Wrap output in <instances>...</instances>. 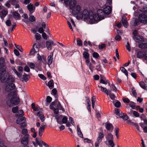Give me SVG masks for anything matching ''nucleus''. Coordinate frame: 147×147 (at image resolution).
<instances>
[{
	"instance_id": "3",
	"label": "nucleus",
	"mask_w": 147,
	"mask_h": 147,
	"mask_svg": "<svg viewBox=\"0 0 147 147\" xmlns=\"http://www.w3.org/2000/svg\"><path fill=\"white\" fill-rule=\"evenodd\" d=\"M12 77L14 79V80L12 81H7L5 82H3L1 81V82L3 83H6L7 84L5 85V90L6 91L10 92L12 90H14L16 87V86L15 84L13 83L15 80V79L14 76H12Z\"/></svg>"
},
{
	"instance_id": "35",
	"label": "nucleus",
	"mask_w": 147,
	"mask_h": 147,
	"mask_svg": "<svg viewBox=\"0 0 147 147\" xmlns=\"http://www.w3.org/2000/svg\"><path fill=\"white\" fill-rule=\"evenodd\" d=\"M37 58L38 60H41L42 59V58L45 61V62L44 63L46 64L47 63V62L46 61V58L45 57H44V56H43L42 57L40 56L39 54H38L37 55Z\"/></svg>"
},
{
	"instance_id": "57",
	"label": "nucleus",
	"mask_w": 147,
	"mask_h": 147,
	"mask_svg": "<svg viewBox=\"0 0 147 147\" xmlns=\"http://www.w3.org/2000/svg\"><path fill=\"white\" fill-rule=\"evenodd\" d=\"M93 56L95 58H98L99 56L98 53L96 52H94L93 54Z\"/></svg>"
},
{
	"instance_id": "61",
	"label": "nucleus",
	"mask_w": 147,
	"mask_h": 147,
	"mask_svg": "<svg viewBox=\"0 0 147 147\" xmlns=\"http://www.w3.org/2000/svg\"><path fill=\"white\" fill-rule=\"evenodd\" d=\"M105 47V45L104 44H102L100 45H99L98 48L100 49H102L103 48Z\"/></svg>"
},
{
	"instance_id": "20",
	"label": "nucleus",
	"mask_w": 147,
	"mask_h": 147,
	"mask_svg": "<svg viewBox=\"0 0 147 147\" xmlns=\"http://www.w3.org/2000/svg\"><path fill=\"white\" fill-rule=\"evenodd\" d=\"M29 78H30V76L29 75L24 73L20 80L22 82L24 81L25 82H27L29 80Z\"/></svg>"
},
{
	"instance_id": "22",
	"label": "nucleus",
	"mask_w": 147,
	"mask_h": 147,
	"mask_svg": "<svg viewBox=\"0 0 147 147\" xmlns=\"http://www.w3.org/2000/svg\"><path fill=\"white\" fill-rule=\"evenodd\" d=\"M133 38L136 42H142L144 41V39L141 36H137Z\"/></svg>"
},
{
	"instance_id": "15",
	"label": "nucleus",
	"mask_w": 147,
	"mask_h": 147,
	"mask_svg": "<svg viewBox=\"0 0 147 147\" xmlns=\"http://www.w3.org/2000/svg\"><path fill=\"white\" fill-rule=\"evenodd\" d=\"M105 127L110 132H112L113 129V126L112 124L110 123H106Z\"/></svg>"
},
{
	"instance_id": "54",
	"label": "nucleus",
	"mask_w": 147,
	"mask_h": 147,
	"mask_svg": "<svg viewBox=\"0 0 147 147\" xmlns=\"http://www.w3.org/2000/svg\"><path fill=\"white\" fill-rule=\"evenodd\" d=\"M133 114L135 117H138L140 116V115L139 113L136 111H133Z\"/></svg>"
},
{
	"instance_id": "59",
	"label": "nucleus",
	"mask_w": 147,
	"mask_h": 147,
	"mask_svg": "<svg viewBox=\"0 0 147 147\" xmlns=\"http://www.w3.org/2000/svg\"><path fill=\"white\" fill-rule=\"evenodd\" d=\"M52 99V98L51 97L49 96H48L47 97V102L48 103H50L51 102Z\"/></svg>"
},
{
	"instance_id": "5",
	"label": "nucleus",
	"mask_w": 147,
	"mask_h": 147,
	"mask_svg": "<svg viewBox=\"0 0 147 147\" xmlns=\"http://www.w3.org/2000/svg\"><path fill=\"white\" fill-rule=\"evenodd\" d=\"M26 120V118L24 117H22L21 118H18L17 119L16 121L17 123L20 125V128H24L26 126V124L25 122Z\"/></svg>"
},
{
	"instance_id": "62",
	"label": "nucleus",
	"mask_w": 147,
	"mask_h": 147,
	"mask_svg": "<svg viewBox=\"0 0 147 147\" xmlns=\"http://www.w3.org/2000/svg\"><path fill=\"white\" fill-rule=\"evenodd\" d=\"M120 111L118 109H116L115 110V113L117 115L119 116L121 113Z\"/></svg>"
},
{
	"instance_id": "6",
	"label": "nucleus",
	"mask_w": 147,
	"mask_h": 147,
	"mask_svg": "<svg viewBox=\"0 0 147 147\" xmlns=\"http://www.w3.org/2000/svg\"><path fill=\"white\" fill-rule=\"evenodd\" d=\"M104 138V135L103 132L98 133V136L95 142V147H98L100 143L102 142V140Z\"/></svg>"
},
{
	"instance_id": "40",
	"label": "nucleus",
	"mask_w": 147,
	"mask_h": 147,
	"mask_svg": "<svg viewBox=\"0 0 147 147\" xmlns=\"http://www.w3.org/2000/svg\"><path fill=\"white\" fill-rule=\"evenodd\" d=\"M22 134L24 136L28 135V137H29V134H28V130L26 128L22 129Z\"/></svg>"
},
{
	"instance_id": "43",
	"label": "nucleus",
	"mask_w": 147,
	"mask_h": 147,
	"mask_svg": "<svg viewBox=\"0 0 147 147\" xmlns=\"http://www.w3.org/2000/svg\"><path fill=\"white\" fill-rule=\"evenodd\" d=\"M108 142L109 145V147H114L115 146V144L113 140L108 141Z\"/></svg>"
},
{
	"instance_id": "37",
	"label": "nucleus",
	"mask_w": 147,
	"mask_h": 147,
	"mask_svg": "<svg viewBox=\"0 0 147 147\" xmlns=\"http://www.w3.org/2000/svg\"><path fill=\"white\" fill-rule=\"evenodd\" d=\"M139 85L142 88L144 89H146L147 88L146 86L143 82H141L139 83Z\"/></svg>"
},
{
	"instance_id": "9",
	"label": "nucleus",
	"mask_w": 147,
	"mask_h": 147,
	"mask_svg": "<svg viewBox=\"0 0 147 147\" xmlns=\"http://www.w3.org/2000/svg\"><path fill=\"white\" fill-rule=\"evenodd\" d=\"M52 105H55L57 108L63 111H64V109L62 107L59 102L58 101L57 98H56L55 100L52 102Z\"/></svg>"
},
{
	"instance_id": "52",
	"label": "nucleus",
	"mask_w": 147,
	"mask_h": 147,
	"mask_svg": "<svg viewBox=\"0 0 147 147\" xmlns=\"http://www.w3.org/2000/svg\"><path fill=\"white\" fill-rule=\"evenodd\" d=\"M52 92L54 95H55V97L56 98H57V96L56 95L57 92V90L55 88H54L52 90Z\"/></svg>"
},
{
	"instance_id": "17",
	"label": "nucleus",
	"mask_w": 147,
	"mask_h": 147,
	"mask_svg": "<svg viewBox=\"0 0 147 147\" xmlns=\"http://www.w3.org/2000/svg\"><path fill=\"white\" fill-rule=\"evenodd\" d=\"M53 52H51L50 53V55H49L47 58V64L49 66H50V65L51 64L53 60Z\"/></svg>"
},
{
	"instance_id": "30",
	"label": "nucleus",
	"mask_w": 147,
	"mask_h": 147,
	"mask_svg": "<svg viewBox=\"0 0 147 147\" xmlns=\"http://www.w3.org/2000/svg\"><path fill=\"white\" fill-rule=\"evenodd\" d=\"M98 86L99 88H100L102 92L105 93L107 95H109V94L108 93V91L106 88L103 87L102 86H100L99 85H98Z\"/></svg>"
},
{
	"instance_id": "53",
	"label": "nucleus",
	"mask_w": 147,
	"mask_h": 147,
	"mask_svg": "<svg viewBox=\"0 0 147 147\" xmlns=\"http://www.w3.org/2000/svg\"><path fill=\"white\" fill-rule=\"evenodd\" d=\"M18 110V107H13L12 108V111L14 113H16Z\"/></svg>"
},
{
	"instance_id": "23",
	"label": "nucleus",
	"mask_w": 147,
	"mask_h": 147,
	"mask_svg": "<svg viewBox=\"0 0 147 147\" xmlns=\"http://www.w3.org/2000/svg\"><path fill=\"white\" fill-rule=\"evenodd\" d=\"M12 14L14 18L16 20H17L20 19V14L16 11H13Z\"/></svg>"
},
{
	"instance_id": "58",
	"label": "nucleus",
	"mask_w": 147,
	"mask_h": 147,
	"mask_svg": "<svg viewBox=\"0 0 147 147\" xmlns=\"http://www.w3.org/2000/svg\"><path fill=\"white\" fill-rule=\"evenodd\" d=\"M140 117L141 119L143 121H144L146 119V116L144 114H142Z\"/></svg>"
},
{
	"instance_id": "25",
	"label": "nucleus",
	"mask_w": 147,
	"mask_h": 147,
	"mask_svg": "<svg viewBox=\"0 0 147 147\" xmlns=\"http://www.w3.org/2000/svg\"><path fill=\"white\" fill-rule=\"evenodd\" d=\"M119 116L120 117L122 118L124 120H127L128 119V117L127 115L126 114H125L124 113L121 112Z\"/></svg>"
},
{
	"instance_id": "31",
	"label": "nucleus",
	"mask_w": 147,
	"mask_h": 147,
	"mask_svg": "<svg viewBox=\"0 0 147 147\" xmlns=\"http://www.w3.org/2000/svg\"><path fill=\"white\" fill-rule=\"evenodd\" d=\"M37 49V50H35V49H32L29 55H33L36 52H37L39 51V49L37 47H35Z\"/></svg>"
},
{
	"instance_id": "60",
	"label": "nucleus",
	"mask_w": 147,
	"mask_h": 147,
	"mask_svg": "<svg viewBox=\"0 0 147 147\" xmlns=\"http://www.w3.org/2000/svg\"><path fill=\"white\" fill-rule=\"evenodd\" d=\"M121 105V103L119 101L116 102L114 104L115 106L116 107H119Z\"/></svg>"
},
{
	"instance_id": "56",
	"label": "nucleus",
	"mask_w": 147,
	"mask_h": 147,
	"mask_svg": "<svg viewBox=\"0 0 147 147\" xmlns=\"http://www.w3.org/2000/svg\"><path fill=\"white\" fill-rule=\"evenodd\" d=\"M38 76L42 80H46V77L42 74H39Z\"/></svg>"
},
{
	"instance_id": "45",
	"label": "nucleus",
	"mask_w": 147,
	"mask_h": 147,
	"mask_svg": "<svg viewBox=\"0 0 147 147\" xmlns=\"http://www.w3.org/2000/svg\"><path fill=\"white\" fill-rule=\"evenodd\" d=\"M129 106L132 109H134L136 107L135 103L131 101L130 102Z\"/></svg>"
},
{
	"instance_id": "4",
	"label": "nucleus",
	"mask_w": 147,
	"mask_h": 147,
	"mask_svg": "<svg viewBox=\"0 0 147 147\" xmlns=\"http://www.w3.org/2000/svg\"><path fill=\"white\" fill-rule=\"evenodd\" d=\"M97 15L94 14V23L95 21L102 20L104 18L105 14L103 11L101 9H98L97 11Z\"/></svg>"
},
{
	"instance_id": "36",
	"label": "nucleus",
	"mask_w": 147,
	"mask_h": 147,
	"mask_svg": "<svg viewBox=\"0 0 147 147\" xmlns=\"http://www.w3.org/2000/svg\"><path fill=\"white\" fill-rule=\"evenodd\" d=\"M83 57L85 59H88L89 58V54L86 51L84 52L83 53Z\"/></svg>"
},
{
	"instance_id": "27",
	"label": "nucleus",
	"mask_w": 147,
	"mask_h": 147,
	"mask_svg": "<svg viewBox=\"0 0 147 147\" xmlns=\"http://www.w3.org/2000/svg\"><path fill=\"white\" fill-rule=\"evenodd\" d=\"M146 55V53L145 52L138 51L137 53V57L141 58L143 57Z\"/></svg>"
},
{
	"instance_id": "46",
	"label": "nucleus",
	"mask_w": 147,
	"mask_h": 147,
	"mask_svg": "<svg viewBox=\"0 0 147 147\" xmlns=\"http://www.w3.org/2000/svg\"><path fill=\"white\" fill-rule=\"evenodd\" d=\"M36 39L37 40H40L41 38V35L38 33H36L35 35Z\"/></svg>"
},
{
	"instance_id": "28",
	"label": "nucleus",
	"mask_w": 147,
	"mask_h": 147,
	"mask_svg": "<svg viewBox=\"0 0 147 147\" xmlns=\"http://www.w3.org/2000/svg\"><path fill=\"white\" fill-rule=\"evenodd\" d=\"M138 47L142 49L147 48V43H140L138 45Z\"/></svg>"
},
{
	"instance_id": "51",
	"label": "nucleus",
	"mask_w": 147,
	"mask_h": 147,
	"mask_svg": "<svg viewBox=\"0 0 147 147\" xmlns=\"http://www.w3.org/2000/svg\"><path fill=\"white\" fill-rule=\"evenodd\" d=\"M126 47L127 49L129 52L131 51V47L130 46L129 42H127V45H126Z\"/></svg>"
},
{
	"instance_id": "42",
	"label": "nucleus",
	"mask_w": 147,
	"mask_h": 147,
	"mask_svg": "<svg viewBox=\"0 0 147 147\" xmlns=\"http://www.w3.org/2000/svg\"><path fill=\"white\" fill-rule=\"evenodd\" d=\"M9 2L13 5L19 3V1L17 0H9Z\"/></svg>"
},
{
	"instance_id": "18",
	"label": "nucleus",
	"mask_w": 147,
	"mask_h": 147,
	"mask_svg": "<svg viewBox=\"0 0 147 147\" xmlns=\"http://www.w3.org/2000/svg\"><path fill=\"white\" fill-rule=\"evenodd\" d=\"M103 11L105 14L109 15L111 13V8L109 6H107L104 9Z\"/></svg>"
},
{
	"instance_id": "63",
	"label": "nucleus",
	"mask_w": 147,
	"mask_h": 147,
	"mask_svg": "<svg viewBox=\"0 0 147 147\" xmlns=\"http://www.w3.org/2000/svg\"><path fill=\"white\" fill-rule=\"evenodd\" d=\"M24 70L26 72H29L30 71V69L28 67L26 66L24 67Z\"/></svg>"
},
{
	"instance_id": "19",
	"label": "nucleus",
	"mask_w": 147,
	"mask_h": 147,
	"mask_svg": "<svg viewBox=\"0 0 147 147\" xmlns=\"http://www.w3.org/2000/svg\"><path fill=\"white\" fill-rule=\"evenodd\" d=\"M42 110H40V111L36 113V115L39 117L41 121L43 122L45 120V117L43 115L41 114V113H42Z\"/></svg>"
},
{
	"instance_id": "34",
	"label": "nucleus",
	"mask_w": 147,
	"mask_h": 147,
	"mask_svg": "<svg viewBox=\"0 0 147 147\" xmlns=\"http://www.w3.org/2000/svg\"><path fill=\"white\" fill-rule=\"evenodd\" d=\"M140 11L143 12V13L145 14L147 13V5H144L143 8L141 9Z\"/></svg>"
},
{
	"instance_id": "12",
	"label": "nucleus",
	"mask_w": 147,
	"mask_h": 147,
	"mask_svg": "<svg viewBox=\"0 0 147 147\" xmlns=\"http://www.w3.org/2000/svg\"><path fill=\"white\" fill-rule=\"evenodd\" d=\"M19 98L17 97H13L11 98L10 100V102L12 104L17 105L20 102Z\"/></svg>"
},
{
	"instance_id": "33",
	"label": "nucleus",
	"mask_w": 147,
	"mask_h": 147,
	"mask_svg": "<svg viewBox=\"0 0 147 147\" xmlns=\"http://www.w3.org/2000/svg\"><path fill=\"white\" fill-rule=\"evenodd\" d=\"M62 117L63 116L62 115H57L55 116V119L57 120V121L58 123L60 124H62V122L61 121H59V119H61Z\"/></svg>"
},
{
	"instance_id": "14",
	"label": "nucleus",
	"mask_w": 147,
	"mask_h": 147,
	"mask_svg": "<svg viewBox=\"0 0 147 147\" xmlns=\"http://www.w3.org/2000/svg\"><path fill=\"white\" fill-rule=\"evenodd\" d=\"M27 7L30 12V14H32L34 12L35 9V7L31 3L28 5L27 6Z\"/></svg>"
},
{
	"instance_id": "29",
	"label": "nucleus",
	"mask_w": 147,
	"mask_h": 147,
	"mask_svg": "<svg viewBox=\"0 0 147 147\" xmlns=\"http://www.w3.org/2000/svg\"><path fill=\"white\" fill-rule=\"evenodd\" d=\"M107 140L108 141L113 140V135L111 133H109L106 137Z\"/></svg>"
},
{
	"instance_id": "41",
	"label": "nucleus",
	"mask_w": 147,
	"mask_h": 147,
	"mask_svg": "<svg viewBox=\"0 0 147 147\" xmlns=\"http://www.w3.org/2000/svg\"><path fill=\"white\" fill-rule=\"evenodd\" d=\"M120 69L121 71L123 73H124L125 75L127 76L128 75V72L123 67H120Z\"/></svg>"
},
{
	"instance_id": "44",
	"label": "nucleus",
	"mask_w": 147,
	"mask_h": 147,
	"mask_svg": "<svg viewBox=\"0 0 147 147\" xmlns=\"http://www.w3.org/2000/svg\"><path fill=\"white\" fill-rule=\"evenodd\" d=\"M67 118L65 116H63L62 119V124L66 123H67Z\"/></svg>"
},
{
	"instance_id": "49",
	"label": "nucleus",
	"mask_w": 147,
	"mask_h": 147,
	"mask_svg": "<svg viewBox=\"0 0 147 147\" xmlns=\"http://www.w3.org/2000/svg\"><path fill=\"white\" fill-rule=\"evenodd\" d=\"M109 97L112 100L115 99V96L114 94L111 93H110L109 94Z\"/></svg>"
},
{
	"instance_id": "32",
	"label": "nucleus",
	"mask_w": 147,
	"mask_h": 147,
	"mask_svg": "<svg viewBox=\"0 0 147 147\" xmlns=\"http://www.w3.org/2000/svg\"><path fill=\"white\" fill-rule=\"evenodd\" d=\"M24 112L23 110H20L16 114V116L19 117L23 116L24 115Z\"/></svg>"
},
{
	"instance_id": "11",
	"label": "nucleus",
	"mask_w": 147,
	"mask_h": 147,
	"mask_svg": "<svg viewBox=\"0 0 147 147\" xmlns=\"http://www.w3.org/2000/svg\"><path fill=\"white\" fill-rule=\"evenodd\" d=\"M8 11L6 8H4L0 11V17L2 19L4 18L7 14Z\"/></svg>"
},
{
	"instance_id": "2",
	"label": "nucleus",
	"mask_w": 147,
	"mask_h": 147,
	"mask_svg": "<svg viewBox=\"0 0 147 147\" xmlns=\"http://www.w3.org/2000/svg\"><path fill=\"white\" fill-rule=\"evenodd\" d=\"M94 13L92 11H88L86 9L84 10L81 13L76 16L78 19H83L84 21H89L90 23H94Z\"/></svg>"
},
{
	"instance_id": "47",
	"label": "nucleus",
	"mask_w": 147,
	"mask_h": 147,
	"mask_svg": "<svg viewBox=\"0 0 147 147\" xmlns=\"http://www.w3.org/2000/svg\"><path fill=\"white\" fill-rule=\"evenodd\" d=\"M28 65L29 66L31 69H34L35 67V65L33 63H28Z\"/></svg>"
},
{
	"instance_id": "16",
	"label": "nucleus",
	"mask_w": 147,
	"mask_h": 147,
	"mask_svg": "<svg viewBox=\"0 0 147 147\" xmlns=\"http://www.w3.org/2000/svg\"><path fill=\"white\" fill-rule=\"evenodd\" d=\"M46 46L47 49L49 50L51 49V45H55V44L51 40L50 41H47L46 42Z\"/></svg>"
},
{
	"instance_id": "13",
	"label": "nucleus",
	"mask_w": 147,
	"mask_h": 147,
	"mask_svg": "<svg viewBox=\"0 0 147 147\" xmlns=\"http://www.w3.org/2000/svg\"><path fill=\"white\" fill-rule=\"evenodd\" d=\"M47 127L46 124L45 123H43L40 127L38 131V134L41 137L42 134L44 130L45 129V127Z\"/></svg>"
},
{
	"instance_id": "21",
	"label": "nucleus",
	"mask_w": 147,
	"mask_h": 147,
	"mask_svg": "<svg viewBox=\"0 0 147 147\" xmlns=\"http://www.w3.org/2000/svg\"><path fill=\"white\" fill-rule=\"evenodd\" d=\"M76 1L75 0H71L69 3V6L71 9H73L74 7L76 6Z\"/></svg>"
},
{
	"instance_id": "38",
	"label": "nucleus",
	"mask_w": 147,
	"mask_h": 147,
	"mask_svg": "<svg viewBox=\"0 0 147 147\" xmlns=\"http://www.w3.org/2000/svg\"><path fill=\"white\" fill-rule=\"evenodd\" d=\"M100 82L101 83L104 84H107V83H108L109 85H110V83L109 81L108 80H107L106 81H105L103 79L101 78L100 80Z\"/></svg>"
},
{
	"instance_id": "39",
	"label": "nucleus",
	"mask_w": 147,
	"mask_h": 147,
	"mask_svg": "<svg viewBox=\"0 0 147 147\" xmlns=\"http://www.w3.org/2000/svg\"><path fill=\"white\" fill-rule=\"evenodd\" d=\"M29 20L30 21L34 22L35 21V17L33 16L32 15V14H30V13L29 15Z\"/></svg>"
},
{
	"instance_id": "64",
	"label": "nucleus",
	"mask_w": 147,
	"mask_h": 147,
	"mask_svg": "<svg viewBox=\"0 0 147 147\" xmlns=\"http://www.w3.org/2000/svg\"><path fill=\"white\" fill-rule=\"evenodd\" d=\"M133 34H134V36H133V38H134L135 37L137 36V34H138V32L137 31L135 30H134L133 32Z\"/></svg>"
},
{
	"instance_id": "55",
	"label": "nucleus",
	"mask_w": 147,
	"mask_h": 147,
	"mask_svg": "<svg viewBox=\"0 0 147 147\" xmlns=\"http://www.w3.org/2000/svg\"><path fill=\"white\" fill-rule=\"evenodd\" d=\"M77 44L78 46H82V40L80 39H78L77 41Z\"/></svg>"
},
{
	"instance_id": "24",
	"label": "nucleus",
	"mask_w": 147,
	"mask_h": 147,
	"mask_svg": "<svg viewBox=\"0 0 147 147\" xmlns=\"http://www.w3.org/2000/svg\"><path fill=\"white\" fill-rule=\"evenodd\" d=\"M121 21L124 26L125 28H127V22L125 17H122Z\"/></svg>"
},
{
	"instance_id": "1",
	"label": "nucleus",
	"mask_w": 147,
	"mask_h": 147,
	"mask_svg": "<svg viewBox=\"0 0 147 147\" xmlns=\"http://www.w3.org/2000/svg\"><path fill=\"white\" fill-rule=\"evenodd\" d=\"M7 67L5 66V61L4 58H0V80L3 82L14 80L12 75H10L6 71Z\"/></svg>"
},
{
	"instance_id": "10",
	"label": "nucleus",
	"mask_w": 147,
	"mask_h": 147,
	"mask_svg": "<svg viewBox=\"0 0 147 147\" xmlns=\"http://www.w3.org/2000/svg\"><path fill=\"white\" fill-rule=\"evenodd\" d=\"M29 137L28 135L24 136L21 140V143L24 145L28 144Z\"/></svg>"
},
{
	"instance_id": "8",
	"label": "nucleus",
	"mask_w": 147,
	"mask_h": 147,
	"mask_svg": "<svg viewBox=\"0 0 147 147\" xmlns=\"http://www.w3.org/2000/svg\"><path fill=\"white\" fill-rule=\"evenodd\" d=\"M81 6L79 5H77L74 7L73 9H72V13L74 15H78L79 13H81Z\"/></svg>"
},
{
	"instance_id": "50",
	"label": "nucleus",
	"mask_w": 147,
	"mask_h": 147,
	"mask_svg": "<svg viewBox=\"0 0 147 147\" xmlns=\"http://www.w3.org/2000/svg\"><path fill=\"white\" fill-rule=\"evenodd\" d=\"M16 92L15 91H12L9 94V96L10 97H15V96H16Z\"/></svg>"
},
{
	"instance_id": "26",
	"label": "nucleus",
	"mask_w": 147,
	"mask_h": 147,
	"mask_svg": "<svg viewBox=\"0 0 147 147\" xmlns=\"http://www.w3.org/2000/svg\"><path fill=\"white\" fill-rule=\"evenodd\" d=\"M47 85L51 89L53 88L54 86L53 80L52 79L51 80H50L48 82L47 84Z\"/></svg>"
},
{
	"instance_id": "48",
	"label": "nucleus",
	"mask_w": 147,
	"mask_h": 147,
	"mask_svg": "<svg viewBox=\"0 0 147 147\" xmlns=\"http://www.w3.org/2000/svg\"><path fill=\"white\" fill-rule=\"evenodd\" d=\"M15 45L16 48L18 49L20 52H22L23 51V49L21 46L17 45L16 44H15Z\"/></svg>"
},
{
	"instance_id": "7",
	"label": "nucleus",
	"mask_w": 147,
	"mask_h": 147,
	"mask_svg": "<svg viewBox=\"0 0 147 147\" xmlns=\"http://www.w3.org/2000/svg\"><path fill=\"white\" fill-rule=\"evenodd\" d=\"M138 20L139 22L144 24L147 23V16L145 14H141L139 15Z\"/></svg>"
}]
</instances>
